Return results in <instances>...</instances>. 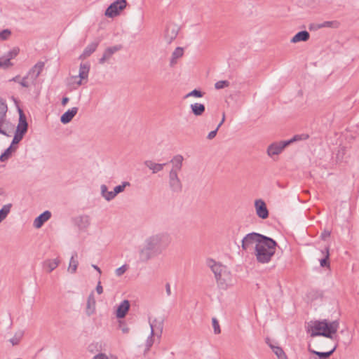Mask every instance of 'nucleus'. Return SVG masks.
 Here are the masks:
<instances>
[{"mask_svg":"<svg viewBox=\"0 0 359 359\" xmlns=\"http://www.w3.org/2000/svg\"><path fill=\"white\" fill-rule=\"evenodd\" d=\"M171 238L165 232L153 234L144 241V247L139 252L140 260L147 262L153 257L160 255L170 245Z\"/></svg>","mask_w":359,"mask_h":359,"instance_id":"nucleus-1","label":"nucleus"},{"mask_svg":"<svg viewBox=\"0 0 359 359\" xmlns=\"http://www.w3.org/2000/svg\"><path fill=\"white\" fill-rule=\"evenodd\" d=\"M339 326L338 320H311L307 324L306 331L311 337L323 336L332 339L333 335L337 333Z\"/></svg>","mask_w":359,"mask_h":359,"instance_id":"nucleus-2","label":"nucleus"},{"mask_svg":"<svg viewBox=\"0 0 359 359\" xmlns=\"http://www.w3.org/2000/svg\"><path fill=\"white\" fill-rule=\"evenodd\" d=\"M206 264L214 273L217 285L220 289L226 290L229 286L233 285L232 275L226 266L212 259H208Z\"/></svg>","mask_w":359,"mask_h":359,"instance_id":"nucleus-3","label":"nucleus"},{"mask_svg":"<svg viewBox=\"0 0 359 359\" xmlns=\"http://www.w3.org/2000/svg\"><path fill=\"white\" fill-rule=\"evenodd\" d=\"M277 243L271 238L265 237L261 243L257 245L255 249V255L259 263H269L275 255Z\"/></svg>","mask_w":359,"mask_h":359,"instance_id":"nucleus-4","label":"nucleus"},{"mask_svg":"<svg viewBox=\"0 0 359 359\" xmlns=\"http://www.w3.org/2000/svg\"><path fill=\"white\" fill-rule=\"evenodd\" d=\"M264 237L265 236L255 232L248 233L242 240V249L247 251L252 248L254 244H255L256 246L261 243Z\"/></svg>","mask_w":359,"mask_h":359,"instance_id":"nucleus-5","label":"nucleus"},{"mask_svg":"<svg viewBox=\"0 0 359 359\" xmlns=\"http://www.w3.org/2000/svg\"><path fill=\"white\" fill-rule=\"evenodd\" d=\"M126 0H116L107 8L105 15L114 18L119 15L120 12L126 7Z\"/></svg>","mask_w":359,"mask_h":359,"instance_id":"nucleus-6","label":"nucleus"},{"mask_svg":"<svg viewBox=\"0 0 359 359\" xmlns=\"http://www.w3.org/2000/svg\"><path fill=\"white\" fill-rule=\"evenodd\" d=\"M168 184L170 190L175 193H180L182 190V183L178 177V173L170 171L168 175Z\"/></svg>","mask_w":359,"mask_h":359,"instance_id":"nucleus-7","label":"nucleus"},{"mask_svg":"<svg viewBox=\"0 0 359 359\" xmlns=\"http://www.w3.org/2000/svg\"><path fill=\"white\" fill-rule=\"evenodd\" d=\"M288 145L289 142L286 141L273 143L268 147L267 154L269 156L278 155Z\"/></svg>","mask_w":359,"mask_h":359,"instance_id":"nucleus-8","label":"nucleus"},{"mask_svg":"<svg viewBox=\"0 0 359 359\" xmlns=\"http://www.w3.org/2000/svg\"><path fill=\"white\" fill-rule=\"evenodd\" d=\"M255 207L256 213L259 218L264 219L269 217V210L262 199H257L255 201Z\"/></svg>","mask_w":359,"mask_h":359,"instance_id":"nucleus-9","label":"nucleus"},{"mask_svg":"<svg viewBox=\"0 0 359 359\" xmlns=\"http://www.w3.org/2000/svg\"><path fill=\"white\" fill-rule=\"evenodd\" d=\"M8 107L6 101L0 98V134L8 136L6 131L2 129L3 124L6 120Z\"/></svg>","mask_w":359,"mask_h":359,"instance_id":"nucleus-10","label":"nucleus"},{"mask_svg":"<svg viewBox=\"0 0 359 359\" xmlns=\"http://www.w3.org/2000/svg\"><path fill=\"white\" fill-rule=\"evenodd\" d=\"M44 65L45 63L43 62L39 61L28 72V76H30L33 84L43 71Z\"/></svg>","mask_w":359,"mask_h":359,"instance_id":"nucleus-11","label":"nucleus"},{"mask_svg":"<svg viewBox=\"0 0 359 359\" xmlns=\"http://www.w3.org/2000/svg\"><path fill=\"white\" fill-rule=\"evenodd\" d=\"M20 111L19 123L17 126L16 133L22 135L27 133L28 129V123L26 117L21 109Z\"/></svg>","mask_w":359,"mask_h":359,"instance_id":"nucleus-12","label":"nucleus"},{"mask_svg":"<svg viewBox=\"0 0 359 359\" xmlns=\"http://www.w3.org/2000/svg\"><path fill=\"white\" fill-rule=\"evenodd\" d=\"M130 304L127 299L121 302L116 311V316L118 318H124L130 309Z\"/></svg>","mask_w":359,"mask_h":359,"instance_id":"nucleus-13","label":"nucleus"},{"mask_svg":"<svg viewBox=\"0 0 359 359\" xmlns=\"http://www.w3.org/2000/svg\"><path fill=\"white\" fill-rule=\"evenodd\" d=\"M121 48L122 47L121 45L114 46L112 47L107 48L104 50L102 57L101 58H100L99 63L104 64L106 61L109 60L111 58V57L113 55V54H114L116 52L121 50Z\"/></svg>","mask_w":359,"mask_h":359,"instance_id":"nucleus-14","label":"nucleus"},{"mask_svg":"<svg viewBox=\"0 0 359 359\" xmlns=\"http://www.w3.org/2000/svg\"><path fill=\"white\" fill-rule=\"evenodd\" d=\"M51 217V212L48 210L44 211L34 220V226L36 229L41 228L43 224Z\"/></svg>","mask_w":359,"mask_h":359,"instance_id":"nucleus-15","label":"nucleus"},{"mask_svg":"<svg viewBox=\"0 0 359 359\" xmlns=\"http://www.w3.org/2000/svg\"><path fill=\"white\" fill-rule=\"evenodd\" d=\"M89 71L90 65L88 63H81L80 65L79 73V77L80 79L76 82L78 85H81L83 80H88Z\"/></svg>","mask_w":359,"mask_h":359,"instance_id":"nucleus-16","label":"nucleus"},{"mask_svg":"<svg viewBox=\"0 0 359 359\" xmlns=\"http://www.w3.org/2000/svg\"><path fill=\"white\" fill-rule=\"evenodd\" d=\"M178 29L175 25L167 27L165 32V39L166 41L170 43L177 36Z\"/></svg>","mask_w":359,"mask_h":359,"instance_id":"nucleus-17","label":"nucleus"},{"mask_svg":"<svg viewBox=\"0 0 359 359\" xmlns=\"http://www.w3.org/2000/svg\"><path fill=\"white\" fill-rule=\"evenodd\" d=\"M77 107H72V109H68L61 116L60 121L64 124L69 123L72 120L74 116L77 114Z\"/></svg>","mask_w":359,"mask_h":359,"instance_id":"nucleus-18","label":"nucleus"},{"mask_svg":"<svg viewBox=\"0 0 359 359\" xmlns=\"http://www.w3.org/2000/svg\"><path fill=\"white\" fill-rule=\"evenodd\" d=\"M184 158L182 155H176L170 161V163L172 164V168L170 171H174L176 173H179L182 167V162Z\"/></svg>","mask_w":359,"mask_h":359,"instance_id":"nucleus-19","label":"nucleus"},{"mask_svg":"<svg viewBox=\"0 0 359 359\" xmlns=\"http://www.w3.org/2000/svg\"><path fill=\"white\" fill-rule=\"evenodd\" d=\"M144 164L151 170L153 174H156L161 171L166 165L165 163H157L150 160L145 161Z\"/></svg>","mask_w":359,"mask_h":359,"instance_id":"nucleus-20","label":"nucleus"},{"mask_svg":"<svg viewBox=\"0 0 359 359\" xmlns=\"http://www.w3.org/2000/svg\"><path fill=\"white\" fill-rule=\"evenodd\" d=\"M149 325L151 327V336L154 335V330H158L160 334L162 333L163 328V319H158L155 318L153 320L149 321Z\"/></svg>","mask_w":359,"mask_h":359,"instance_id":"nucleus-21","label":"nucleus"},{"mask_svg":"<svg viewBox=\"0 0 359 359\" xmlns=\"http://www.w3.org/2000/svg\"><path fill=\"white\" fill-rule=\"evenodd\" d=\"M98 45V41L93 42L88 45L84 49L83 53L80 55L79 59H85L89 57L92 53H93L96 50Z\"/></svg>","mask_w":359,"mask_h":359,"instance_id":"nucleus-22","label":"nucleus"},{"mask_svg":"<svg viewBox=\"0 0 359 359\" xmlns=\"http://www.w3.org/2000/svg\"><path fill=\"white\" fill-rule=\"evenodd\" d=\"M310 34L306 31H301L297 33L290 40L291 43H297L299 41H306L309 39Z\"/></svg>","mask_w":359,"mask_h":359,"instance_id":"nucleus-23","label":"nucleus"},{"mask_svg":"<svg viewBox=\"0 0 359 359\" xmlns=\"http://www.w3.org/2000/svg\"><path fill=\"white\" fill-rule=\"evenodd\" d=\"M337 347V345H335L331 350H330L328 351H325V352L317 351L311 349L310 347H309V351L310 353H311L312 354L318 355L319 357V359H326L333 354V353L335 351Z\"/></svg>","mask_w":359,"mask_h":359,"instance_id":"nucleus-24","label":"nucleus"},{"mask_svg":"<svg viewBox=\"0 0 359 359\" xmlns=\"http://www.w3.org/2000/svg\"><path fill=\"white\" fill-rule=\"evenodd\" d=\"M191 112L196 116H201L205 111V107L201 103H194L190 105Z\"/></svg>","mask_w":359,"mask_h":359,"instance_id":"nucleus-25","label":"nucleus"},{"mask_svg":"<svg viewBox=\"0 0 359 359\" xmlns=\"http://www.w3.org/2000/svg\"><path fill=\"white\" fill-rule=\"evenodd\" d=\"M95 299L94 298L93 293H91L87 299V305H86V314L90 316L95 311Z\"/></svg>","mask_w":359,"mask_h":359,"instance_id":"nucleus-26","label":"nucleus"},{"mask_svg":"<svg viewBox=\"0 0 359 359\" xmlns=\"http://www.w3.org/2000/svg\"><path fill=\"white\" fill-rule=\"evenodd\" d=\"M101 195L107 201H110L114 199L116 196L114 191H109L107 187L105 184H102L100 187Z\"/></svg>","mask_w":359,"mask_h":359,"instance_id":"nucleus-27","label":"nucleus"},{"mask_svg":"<svg viewBox=\"0 0 359 359\" xmlns=\"http://www.w3.org/2000/svg\"><path fill=\"white\" fill-rule=\"evenodd\" d=\"M76 224L80 229H86L90 225V217L88 215H82L76 218Z\"/></svg>","mask_w":359,"mask_h":359,"instance_id":"nucleus-28","label":"nucleus"},{"mask_svg":"<svg viewBox=\"0 0 359 359\" xmlns=\"http://www.w3.org/2000/svg\"><path fill=\"white\" fill-rule=\"evenodd\" d=\"M77 256V253L74 252L70 259L68 271H70L72 273H74L77 269L79 264L78 261L76 260Z\"/></svg>","mask_w":359,"mask_h":359,"instance_id":"nucleus-29","label":"nucleus"},{"mask_svg":"<svg viewBox=\"0 0 359 359\" xmlns=\"http://www.w3.org/2000/svg\"><path fill=\"white\" fill-rule=\"evenodd\" d=\"M184 50L182 48L177 47L175 49L172 54L170 60V66H173L177 62V60L183 55Z\"/></svg>","mask_w":359,"mask_h":359,"instance_id":"nucleus-30","label":"nucleus"},{"mask_svg":"<svg viewBox=\"0 0 359 359\" xmlns=\"http://www.w3.org/2000/svg\"><path fill=\"white\" fill-rule=\"evenodd\" d=\"M322 254L325 255V257L320 260V266L322 267H330V252L329 248L327 247L324 250H322Z\"/></svg>","mask_w":359,"mask_h":359,"instance_id":"nucleus-31","label":"nucleus"},{"mask_svg":"<svg viewBox=\"0 0 359 359\" xmlns=\"http://www.w3.org/2000/svg\"><path fill=\"white\" fill-rule=\"evenodd\" d=\"M16 149H17V147L10 145V147H8L4 151V152L0 156V161L4 162L6 160H8L10 158L12 152L15 151Z\"/></svg>","mask_w":359,"mask_h":359,"instance_id":"nucleus-32","label":"nucleus"},{"mask_svg":"<svg viewBox=\"0 0 359 359\" xmlns=\"http://www.w3.org/2000/svg\"><path fill=\"white\" fill-rule=\"evenodd\" d=\"M11 208H12L11 203L4 205L1 208V209L0 210V223L6 218V217L11 212Z\"/></svg>","mask_w":359,"mask_h":359,"instance_id":"nucleus-33","label":"nucleus"},{"mask_svg":"<svg viewBox=\"0 0 359 359\" xmlns=\"http://www.w3.org/2000/svg\"><path fill=\"white\" fill-rule=\"evenodd\" d=\"M60 263L59 259H48L44 262V266L47 267L48 269V272H51L55 269H56Z\"/></svg>","mask_w":359,"mask_h":359,"instance_id":"nucleus-34","label":"nucleus"},{"mask_svg":"<svg viewBox=\"0 0 359 359\" xmlns=\"http://www.w3.org/2000/svg\"><path fill=\"white\" fill-rule=\"evenodd\" d=\"M340 25L339 22L337 20L333 21H325L323 23L318 24L317 27L318 29L324 28V27H332V28H338Z\"/></svg>","mask_w":359,"mask_h":359,"instance_id":"nucleus-35","label":"nucleus"},{"mask_svg":"<svg viewBox=\"0 0 359 359\" xmlns=\"http://www.w3.org/2000/svg\"><path fill=\"white\" fill-rule=\"evenodd\" d=\"M271 347L278 359H287V357L282 348L274 346H271Z\"/></svg>","mask_w":359,"mask_h":359,"instance_id":"nucleus-36","label":"nucleus"},{"mask_svg":"<svg viewBox=\"0 0 359 359\" xmlns=\"http://www.w3.org/2000/svg\"><path fill=\"white\" fill-rule=\"evenodd\" d=\"M11 66H13V63L9 58L5 55L0 57V67L7 69Z\"/></svg>","mask_w":359,"mask_h":359,"instance_id":"nucleus-37","label":"nucleus"},{"mask_svg":"<svg viewBox=\"0 0 359 359\" xmlns=\"http://www.w3.org/2000/svg\"><path fill=\"white\" fill-rule=\"evenodd\" d=\"M130 184L129 182H123L121 184L115 187L113 191H114V194L116 196L119 193L123 192L126 187H130Z\"/></svg>","mask_w":359,"mask_h":359,"instance_id":"nucleus-38","label":"nucleus"},{"mask_svg":"<svg viewBox=\"0 0 359 359\" xmlns=\"http://www.w3.org/2000/svg\"><path fill=\"white\" fill-rule=\"evenodd\" d=\"M309 138V135L306 134H302V135H296L292 138H291L289 140H287L286 142H289V144H290L292 142L299 141V140H305Z\"/></svg>","mask_w":359,"mask_h":359,"instance_id":"nucleus-39","label":"nucleus"},{"mask_svg":"<svg viewBox=\"0 0 359 359\" xmlns=\"http://www.w3.org/2000/svg\"><path fill=\"white\" fill-rule=\"evenodd\" d=\"M20 49L17 47L13 48L12 50L8 51L4 55L9 58L10 60L15 58L19 53Z\"/></svg>","mask_w":359,"mask_h":359,"instance_id":"nucleus-40","label":"nucleus"},{"mask_svg":"<svg viewBox=\"0 0 359 359\" xmlns=\"http://www.w3.org/2000/svg\"><path fill=\"white\" fill-rule=\"evenodd\" d=\"M203 95H204V93H203L202 91L197 90V89H194L192 91H191L190 93H189L187 95H186L185 97H202L203 96Z\"/></svg>","mask_w":359,"mask_h":359,"instance_id":"nucleus-41","label":"nucleus"},{"mask_svg":"<svg viewBox=\"0 0 359 359\" xmlns=\"http://www.w3.org/2000/svg\"><path fill=\"white\" fill-rule=\"evenodd\" d=\"M11 35V31L8 29L2 30L0 32V41L7 40Z\"/></svg>","mask_w":359,"mask_h":359,"instance_id":"nucleus-42","label":"nucleus"},{"mask_svg":"<svg viewBox=\"0 0 359 359\" xmlns=\"http://www.w3.org/2000/svg\"><path fill=\"white\" fill-rule=\"evenodd\" d=\"M229 86V82L228 81H219L215 83V88L217 90L224 88L225 87H228Z\"/></svg>","mask_w":359,"mask_h":359,"instance_id":"nucleus-43","label":"nucleus"},{"mask_svg":"<svg viewBox=\"0 0 359 359\" xmlns=\"http://www.w3.org/2000/svg\"><path fill=\"white\" fill-rule=\"evenodd\" d=\"M212 321L215 334H219L221 332V330L218 320L215 318H213Z\"/></svg>","mask_w":359,"mask_h":359,"instance_id":"nucleus-44","label":"nucleus"},{"mask_svg":"<svg viewBox=\"0 0 359 359\" xmlns=\"http://www.w3.org/2000/svg\"><path fill=\"white\" fill-rule=\"evenodd\" d=\"M23 136L24 135L15 132L14 137L13 139V141H12V143L11 145L14 146V144H18L23 138Z\"/></svg>","mask_w":359,"mask_h":359,"instance_id":"nucleus-45","label":"nucleus"},{"mask_svg":"<svg viewBox=\"0 0 359 359\" xmlns=\"http://www.w3.org/2000/svg\"><path fill=\"white\" fill-rule=\"evenodd\" d=\"M93 359H117V358L114 355L107 356L104 353H99V354L96 355L95 356H94V358Z\"/></svg>","mask_w":359,"mask_h":359,"instance_id":"nucleus-46","label":"nucleus"},{"mask_svg":"<svg viewBox=\"0 0 359 359\" xmlns=\"http://www.w3.org/2000/svg\"><path fill=\"white\" fill-rule=\"evenodd\" d=\"M30 78V76H28V74L26 76H24L22 79H20V81H19V83L25 88L29 87L30 84L27 81V79Z\"/></svg>","mask_w":359,"mask_h":359,"instance_id":"nucleus-47","label":"nucleus"},{"mask_svg":"<svg viewBox=\"0 0 359 359\" xmlns=\"http://www.w3.org/2000/svg\"><path fill=\"white\" fill-rule=\"evenodd\" d=\"M126 270H127L126 265H123L116 270V275L117 276H121L126 271Z\"/></svg>","mask_w":359,"mask_h":359,"instance_id":"nucleus-48","label":"nucleus"},{"mask_svg":"<svg viewBox=\"0 0 359 359\" xmlns=\"http://www.w3.org/2000/svg\"><path fill=\"white\" fill-rule=\"evenodd\" d=\"M153 337H154V336H151V333H150L149 337L147 338V339L146 345H147V349H149V348H150V347H151V346L153 345V344H154Z\"/></svg>","mask_w":359,"mask_h":359,"instance_id":"nucleus-49","label":"nucleus"},{"mask_svg":"<svg viewBox=\"0 0 359 359\" xmlns=\"http://www.w3.org/2000/svg\"><path fill=\"white\" fill-rule=\"evenodd\" d=\"M330 231L328 230H325L321 233L320 238L323 240H326L327 238L330 236Z\"/></svg>","mask_w":359,"mask_h":359,"instance_id":"nucleus-50","label":"nucleus"},{"mask_svg":"<svg viewBox=\"0 0 359 359\" xmlns=\"http://www.w3.org/2000/svg\"><path fill=\"white\" fill-rule=\"evenodd\" d=\"M22 334H20L19 337H14L13 338L10 339L11 343L13 345H17L20 342V338L22 337Z\"/></svg>","mask_w":359,"mask_h":359,"instance_id":"nucleus-51","label":"nucleus"},{"mask_svg":"<svg viewBox=\"0 0 359 359\" xmlns=\"http://www.w3.org/2000/svg\"><path fill=\"white\" fill-rule=\"evenodd\" d=\"M217 130H218V129H217V128H216L215 130H212V131L210 132V133H208V137H208V139H209V140H212V139H213V138L216 136L217 133Z\"/></svg>","mask_w":359,"mask_h":359,"instance_id":"nucleus-52","label":"nucleus"},{"mask_svg":"<svg viewBox=\"0 0 359 359\" xmlns=\"http://www.w3.org/2000/svg\"><path fill=\"white\" fill-rule=\"evenodd\" d=\"M96 292L99 294H101L102 292H103V287L101 285V283L100 282H98L97 283V285L96 287Z\"/></svg>","mask_w":359,"mask_h":359,"instance_id":"nucleus-53","label":"nucleus"},{"mask_svg":"<svg viewBox=\"0 0 359 359\" xmlns=\"http://www.w3.org/2000/svg\"><path fill=\"white\" fill-rule=\"evenodd\" d=\"M165 290H166L167 295L170 296L171 294V288H170V285L168 283H167L165 284Z\"/></svg>","mask_w":359,"mask_h":359,"instance_id":"nucleus-54","label":"nucleus"},{"mask_svg":"<svg viewBox=\"0 0 359 359\" xmlns=\"http://www.w3.org/2000/svg\"><path fill=\"white\" fill-rule=\"evenodd\" d=\"M9 81H15V82H18L19 83V81H20V76H16L15 77H13V79H10Z\"/></svg>","mask_w":359,"mask_h":359,"instance_id":"nucleus-55","label":"nucleus"},{"mask_svg":"<svg viewBox=\"0 0 359 359\" xmlns=\"http://www.w3.org/2000/svg\"><path fill=\"white\" fill-rule=\"evenodd\" d=\"M69 97H64L62 100V105H66L67 104V102H69Z\"/></svg>","mask_w":359,"mask_h":359,"instance_id":"nucleus-56","label":"nucleus"},{"mask_svg":"<svg viewBox=\"0 0 359 359\" xmlns=\"http://www.w3.org/2000/svg\"><path fill=\"white\" fill-rule=\"evenodd\" d=\"M224 120H225V115L224 114H223V116H222V121H220V123H219V125L217 126V128L219 130V127L223 124V123L224 122Z\"/></svg>","mask_w":359,"mask_h":359,"instance_id":"nucleus-57","label":"nucleus"},{"mask_svg":"<svg viewBox=\"0 0 359 359\" xmlns=\"http://www.w3.org/2000/svg\"><path fill=\"white\" fill-rule=\"evenodd\" d=\"M92 266L99 273V274H101V270L97 265L93 264Z\"/></svg>","mask_w":359,"mask_h":359,"instance_id":"nucleus-58","label":"nucleus"},{"mask_svg":"<svg viewBox=\"0 0 359 359\" xmlns=\"http://www.w3.org/2000/svg\"><path fill=\"white\" fill-rule=\"evenodd\" d=\"M121 330L123 333H128L129 332V328L128 327L124 326L121 328Z\"/></svg>","mask_w":359,"mask_h":359,"instance_id":"nucleus-59","label":"nucleus"}]
</instances>
